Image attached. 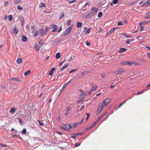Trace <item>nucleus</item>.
<instances>
[{
	"instance_id": "54",
	"label": "nucleus",
	"mask_w": 150,
	"mask_h": 150,
	"mask_svg": "<svg viewBox=\"0 0 150 150\" xmlns=\"http://www.w3.org/2000/svg\"><path fill=\"white\" fill-rule=\"evenodd\" d=\"M71 21V20H69L67 21V25L69 26L70 25V23Z\"/></svg>"
},
{
	"instance_id": "21",
	"label": "nucleus",
	"mask_w": 150,
	"mask_h": 150,
	"mask_svg": "<svg viewBox=\"0 0 150 150\" xmlns=\"http://www.w3.org/2000/svg\"><path fill=\"white\" fill-rule=\"evenodd\" d=\"M31 73V71L30 70H28L27 71L25 72L24 73V75L25 76H27L29 74Z\"/></svg>"
},
{
	"instance_id": "22",
	"label": "nucleus",
	"mask_w": 150,
	"mask_h": 150,
	"mask_svg": "<svg viewBox=\"0 0 150 150\" xmlns=\"http://www.w3.org/2000/svg\"><path fill=\"white\" fill-rule=\"evenodd\" d=\"M120 51H119L120 52H123L126 51L127 50L125 48H122L120 49Z\"/></svg>"
},
{
	"instance_id": "35",
	"label": "nucleus",
	"mask_w": 150,
	"mask_h": 150,
	"mask_svg": "<svg viewBox=\"0 0 150 150\" xmlns=\"http://www.w3.org/2000/svg\"><path fill=\"white\" fill-rule=\"evenodd\" d=\"M97 88V86H93L91 89V90L92 91H94L96 90Z\"/></svg>"
},
{
	"instance_id": "18",
	"label": "nucleus",
	"mask_w": 150,
	"mask_h": 150,
	"mask_svg": "<svg viewBox=\"0 0 150 150\" xmlns=\"http://www.w3.org/2000/svg\"><path fill=\"white\" fill-rule=\"evenodd\" d=\"M82 26V23H81L78 22L77 23V27L78 28L81 27Z\"/></svg>"
},
{
	"instance_id": "62",
	"label": "nucleus",
	"mask_w": 150,
	"mask_h": 150,
	"mask_svg": "<svg viewBox=\"0 0 150 150\" xmlns=\"http://www.w3.org/2000/svg\"><path fill=\"white\" fill-rule=\"evenodd\" d=\"M70 107H68L67 108V109H66V111L67 112H68L69 111V110H70Z\"/></svg>"
},
{
	"instance_id": "37",
	"label": "nucleus",
	"mask_w": 150,
	"mask_h": 150,
	"mask_svg": "<svg viewBox=\"0 0 150 150\" xmlns=\"http://www.w3.org/2000/svg\"><path fill=\"white\" fill-rule=\"evenodd\" d=\"M38 122L39 124V125L41 126H43L44 124L43 123L41 122H40V120H38Z\"/></svg>"
},
{
	"instance_id": "32",
	"label": "nucleus",
	"mask_w": 150,
	"mask_h": 150,
	"mask_svg": "<svg viewBox=\"0 0 150 150\" xmlns=\"http://www.w3.org/2000/svg\"><path fill=\"white\" fill-rule=\"evenodd\" d=\"M149 22L148 21L145 22H141L139 23V25H145L146 24H147Z\"/></svg>"
},
{
	"instance_id": "9",
	"label": "nucleus",
	"mask_w": 150,
	"mask_h": 150,
	"mask_svg": "<svg viewBox=\"0 0 150 150\" xmlns=\"http://www.w3.org/2000/svg\"><path fill=\"white\" fill-rule=\"evenodd\" d=\"M64 127H65L67 131L69 129L72 128V126L71 125L68 124H66L64 125Z\"/></svg>"
},
{
	"instance_id": "46",
	"label": "nucleus",
	"mask_w": 150,
	"mask_h": 150,
	"mask_svg": "<svg viewBox=\"0 0 150 150\" xmlns=\"http://www.w3.org/2000/svg\"><path fill=\"white\" fill-rule=\"evenodd\" d=\"M17 8L18 10H22L23 9V8L21 7L20 6H18L17 7Z\"/></svg>"
},
{
	"instance_id": "50",
	"label": "nucleus",
	"mask_w": 150,
	"mask_h": 150,
	"mask_svg": "<svg viewBox=\"0 0 150 150\" xmlns=\"http://www.w3.org/2000/svg\"><path fill=\"white\" fill-rule=\"evenodd\" d=\"M38 43L40 44L41 46L43 45L44 44V43H42V40H41L38 42Z\"/></svg>"
},
{
	"instance_id": "31",
	"label": "nucleus",
	"mask_w": 150,
	"mask_h": 150,
	"mask_svg": "<svg viewBox=\"0 0 150 150\" xmlns=\"http://www.w3.org/2000/svg\"><path fill=\"white\" fill-rule=\"evenodd\" d=\"M107 112H106L103 113L100 116V117L102 118H103L107 113Z\"/></svg>"
},
{
	"instance_id": "49",
	"label": "nucleus",
	"mask_w": 150,
	"mask_h": 150,
	"mask_svg": "<svg viewBox=\"0 0 150 150\" xmlns=\"http://www.w3.org/2000/svg\"><path fill=\"white\" fill-rule=\"evenodd\" d=\"M72 28V26H71L67 29V30L68 31H69V32H70V31H71V30Z\"/></svg>"
},
{
	"instance_id": "28",
	"label": "nucleus",
	"mask_w": 150,
	"mask_h": 150,
	"mask_svg": "<svg viewBox=\"0 0 150 150\" xmlns=\"http://www.w3.org/2000/svg\"><path fill=\"white\" fill-rule=\"evenodd\" d=\"M8 20L10 21H11L13 19V17H12V15H9L8 16Z\"/></svg>"
},
{
	"instance_id": "33",
	"label": "nucleus",
	"mask_w": 150,
	"mask_h": 150,
	"mask_svg": "<svg viewBox=\"0 0 150 150\" xmlns=\"http://www.w3.org/2000/svg\"><path fill=\"white\" fill-rule=\"evenodd\" d=\"M23 134H25L26 133V129H24L22 132Z\"/></svg>"
},
{
	"instance_id": "57",
	"label": "nucleus",
	"mask_w": 150,
	"mask_h": 150,
	"mask_svg": "<svg viewBox=\"0 0 150 150\" xmlns=\"http://www.w3.org/2000/svg\"><path fill=\"white\" fill-rule=\"evenodd\" d=\"M8 4V2H4V5L6 6H7Z\"/></svg>"
},
{
	"instance_id": "23",
	"label": "nucleus",
	"mask_w": 150,
	"mask_h": 150,
	"mask_svg": "<svg viewBox=\"0 0 150 150\" xmlns=\"http://www.w3.org/2000/svg\"><path fill=\"white\" fill-rule=\"evenodd\" d=\"M11 81H17L18 82H20V80H19L18 79L13 78L11 79Z\"/></svg>"
},
{
	"instance_id": "3",
	"label": "nucleus",
	"mask_w": 150,
	"mask_h": 150,
	"mask_svg": "<svg viewBox=\"0 0 150 150\" xmlns=\"http://www.w3.org/2000/svg\"><path fill=\"white\" fill-rule=\"evenodd\" d=\"M111 100V98H107L104 100L103 101V103L104 105L105 106H107L110 103Z\"/></svg>"
},
{
	"instance_id": "34",
	"label": "nucleus",
	"mask_w": 150,
	"mask_h": 150,
	"mask_svg": "<svg viewBox=\"0 0 150 150\" xmlns=\"http://www.w3.org/2000/svg\"><path fill=\"white\" fill-rule=\"evenodd\" d=\"M35 48L36 51H38L39 50L40 47L38 46L37 45L35 46Z\"/></svg>"
},
{
	"instance_id": "41",
	"label": "nucleus",
	"mask_w": 150,
	"mask_h": 150,
	"mask_svg": "<svg viewBox=\"0 0 150 150\" xmlns=\"http://www.w3.org/2000/svg\"><path fill=\"white\" fill-rule=\"evenodd\" d=\"M21 1V0H18L17 1H15L14 2V4H16L20 2Z\"/></svg>"
},
{
	"instance_id": "19",
	"label": "nucleus",
	"mask_w": 150,
	"mask_h": 150,
	"mask_svg": "<svg viewBox=\"0 0 150 150\" xmlns=\"http://www.w3.org/2000/svg\"><path fill=\"white\" fill-rule=\"evenodd\" d=\"M55 57L57 59L60 58L61 57L60 53L59 52L57 53L56 54Z\"/></svg>"
},
{
	"instance_id": "25",
	"label": "nucleus",
	"mask_w": 150,
	"mask_h": 150,
	"mask_svg": "<svg viewBox=\"0 0 150 150\" xmlns=\"http://www.w3.org/2000/svg\"><path fill=\"white\" fill-rule=\"evenodd\" d=\"M84 101V99H82L81 98H80V99L77 101V103L79 104V103H81Z\"/></svg>"
},
{
	"instance_id": "11",
	"label": "nucleus",
	"mask_w": 150,
	"mask_h": 150,
	"mask_svg": "<svg viewBox=\"0 0 150 150\" xmlns=\"http://www.w3.org/2000/svg\"><path fill=\"white\" fill-rule=\"evenodd\" d=\"M56 69L55 68L53 67L51 69L49 72L48 74L50 76H52L53 74V72Z\"/></svg>"
},
{
	"instance_id": "10",
	"label": "nucleus",
	"mask_w": 150,
	"mask_h": 150,
	"mask_svg": "<svg viewBox=\"0 0 150 150\" xmlns=\"http://www.w3.org/2000/svg\"><path fill=\"white\" fill-rule=\"evenodd\" d=\"M23 62V59L20 58H18L16 60V62L17 64H20Z\"/></svg>"
},
{
	"instance_id": "42",
	"label": "nucleus",
	"mask_w": 150,
	"mask_h": 150,
	"mask_svg": "<svg viewBox=\"0 0 150 150\" xmlns=\"http://www.w3.org/2000/svg\"><path fill=\"white\" fill-rule=\"evenodd\" d=\"M119 69H118L116 71H114V73L115 74H116V75H117L118 74H120V73H118V71H119Z\"/></svg>"
},
{
	"instance_id": "63",
	"label": "nucleus",
	"mask_w": 150,
	"mask_h": 150,
	"mask_svg": "<svg viewBox=\"0 0 150 150\" xmlns=\"http://www.w3.org/2000/svg\"><path fill=\"white\" fill-rule=\"evenodd\" d=\"M61 120V118L60 116H59L58 117L57 121L58 122H60Z\"/></svg>"
},
{
	"instance_id": "53",
	"label": "nucleus",
	"mask_w": 150,
	"mask_h": 150,
	"mask_svg": "<svg viewBox=\"0 0 150 150\" xmlns=\"http://www.w3.org/2000/svg\"><path fill=\"white\" fill-rule=\"evenodd\" d=\"M117 24L118 25H122L123 24L122 22H119Z\"/></svg>"
},
{
	"instance_id": "61",
	"label": "nucleus",
	"mask_w": 150,
	"mask_h": 150,
	"mask_svg": "<svg viewBox=\"0 0 150 150\" xmlns=\"http://www.w3.org/2000/svg\"><path fill=\"white\" fill-rule=\"evenodd\" d=\"M86 45H87L88 46H89L90 45V42H86Z\"/></svg>"
},
{
	"instance_id": "64",
	"label": "nucleus",
	"mask_w": 150,
	"mask_h": 150,
	"mask_svg": "<svg viewBox=\"0 0 150 150\" xmlns=\"http://www.w3.org/2000/svg\"><path fill=\"white\" fill-rule=\"evenodd\" d=\"M26 29L27 30H28L29 29V25H27L26 26Z\"/></svg>"
},
{
	"instance_id": "5",
	"label": "nucleus",
	"mask_w": 150,
	"mask_h": 150,
	"mask_svg": "<svg viewBox=\"0 0 150 150\" xmlns=\"http://www.w3.org/2000/svg\"><path fill=\"white\" fill-rule=\"evenodd\" d=\"M87 94V92H85L81 94L80 96V98L82 99H84V100L85 99V97L86 96Z\"/></svg>"
},
{
	"instance_id": "17",
	"label": "nucleus",
	"mask_w": 150,
	"mask_h": 150,
	"mask_svg": "<svg viewBox=\"0 0 150 150\" xmlns=\"http://www.w3.org/2000/svg\"><path fill=\"white\" fill-rule=\"evenodd\" d=\"M145 18L146 19H148L150 18V12H148L145 16Z\"/></svg>"
},
{
	"instance_id": "30",
	"label": "nucleus",
	"mask_w": 150,
	"mask_h": 150,
	"mask_svg": "<svg viewBox=\"0 0 150 150\" xmlns=\"http://www.w3.org/2000/svg\"><path fill=\"white\" fill-rule=\"evenodd\" d=\"M103 13L102 12H99L98 14V17L100 18H101L102 16Z\"/></svg>"
},
{
	"instance_id": "26",
	"label": "nucleus",
	"mask_w": 150,
	"mask_h": 150,
	"mask_svg": "<svg viewBox=\"0 0 150 150\" xmlns=\"http://www.w3.org/2000/svg\"><path fill=\"white\" fill-rule=\"evenodd\" d=\"M146 90H144L141 92H137V93L135 94V95H138L139 94H141L143 93L144 92L146 91Z\"/></svg>"
},
{
	"instance_id": "4",
	"label": "nucleus",
	"mask_w": 150,
	"mask_h": 150,
	"mask_svg": "<svg viewBox=\"0 0 150 150\" xmlns=\"http://www.w3.org/2000/svg\"><path fill=\"white\" fill-rule=\"evenodd\" d=\"M72 79H73V78L71 79L69 81H68L67 83H65L64 85L62 87V89L61 90V91H63L64 89V88L67 86L68 84H69L72 81ZM61 92L62 91H61L60 92V93L59 94V95H60L61 93Z\"/></svg>"
},
{
	"instance_id": "14",
	"label": "nucleus",
	"mask_w": 150,
	"mask_h": 150,
	"mask_svg": "<svg viewBox=\"0 0 150 150\" xmlns=\"http://www.w3.org/2000/svg\"><path fill=\"white\" fill-rule=\"evenodd\" d=\"M69 66V64H65V65L61 69L60 71H62L63 70H64L65 68H67Z\"/></svg>"
},
{
	"instance_id": "8",
	"label": "nucleus",
	"mask_w": 150,
	"mask_h": 150,
	"mask_svg": "<svg viewBox=\"0 0 150 150\" xmlns=\"http://www.w3.org/2000/svg\"><path fill=\"white\" fill-rule=\"evenodd\" d=\"M13 32L15 34H17L19 32L18 29H16V27L15 26L12 30Z\"/></svg>"
},
{
	"instance_id": "56",
	"label": "nucleus",
	"mask_w": 150,
	"mask_h": 150,
	"mask_svg": "<svg viewBox=\"0 0 150 150\" xmlns=\"http://www.w3.org/2000/svg\"><path fill=\"white\" fill-rule=\"evenodd\" d=\"M65 60H64L63 61L60 62L59 65V66H61L62 64L65 62Z\"/></svg>"
},
{
	"instance_id": "29",
	"label": "nucleus",
	"mask_w": 150,
	"mask_h": 150,
	"mask_svg": "<svg viewBox=\"0 0 150 150\" xmlns=\"http://www.w3.org/2000/svg\"><path fill=\"white\" fill-rule=\"evenodd\" d=\"M46 5L43 3H41L40 5V7H45Z\"/></svg>"
},
{
	"instance_id": "15",
	"label": "nucleus",
	"mask_w": 150,
	"mask_h": 150,
	"mask_svg": "<svg viewBox=\"0 0 150 150\" xmlns=\"http://www.w3.org/2000/svg\"><path fill=\"white\" fill-rule=\"evenodd\" d=\"M50 26L52 27H49V28L50 29H52V28H54V29H55L58 28V26L54 24H52L51 25H50Z\"/></svg>"
},
{
	"instance_id": "2",
	"label": "nucleus",
	"mask_w": 150,
	"mask_h": 150,
	"mask_svg": "<svg viewBox=\"0 0 150 150\" xmlns=\"http://www.w3.org/2000/svg\"><path fill=\"white\" fill-rule=\"evenodd\" d=\"M103 103H100V104L99 107L96 111V114L97 115L99 114L103 109Z\"/></svg>"
},
{
	"instance_id": "45",
	"label": "nucleus",
	"mask_w": 150,
	"mask_h": 150,
	"mask_svg": "<svg viewBox=\"0 0 150 150\" xmlns=\"http://www.w3.org/2000/svg\"><path fill=\"white\" fill-rule=\"evenodd\" d=\"M64 13L63 12H62V13L61 14V16L59 17V19H61L64 16Z\"/></svg>"
},
{
	"instance_id": "55",
	"label": "nucleus",
	"mask_w": 150,
	"mask_h": 150,
	"mask_svg": "<svg viewBox=\"0 0 150 150\" xmlns=\"http://www.w3.org/2000/svg\"><path fill=\"white\" fill-rule=\"evenodd\" d=\"M57 28H55V29H53L52 30V31L53 33H54L57 31Z\"/></svg>"
},
{
	"instance_id": "59",
	"label": "nucleus",
	"mask_w": 150,
	"mask_h": 150,
	"mask_svg": "<svg viewBox=\"0 0 150 150\" xmlns=\"http://www.w3.org/2000/svg\"><path fill=\"white\" fill-rule=\"evenodd\" d=\"M49 28L48 27H46L45 28V32H47L49 31Z\"/></svg>"
},
{
	"instance_id": "38",
	"label": "nucleus",
	"mask_w": 150,
	"mask_h": 150,
	"mask_svg": "<svg viewBox=\"0 0 150 150\" xmlns=\"http://www.w3.org/2000/svg\"><path fill=\"white\" fill-rule=\"evenodd\" d=\"M60 42V40H57L54 41V42L56 44H58Z\"/></svg>"
},
{
	"instance_id": "13",
	"label": "nucleus",
	"mask_w": 150,
	"mask_h": 150,
	"mask_svg": "<svg viewBox=\"0 0 150 150\" xmlns=\"http://www.w3.org/2000/svg\"><path fill=\"white\" fill-rule=\"evenodd\" d=\"M22 40L24 42L27 41V37L25 35L23 36L22 38Z\"/></svg>"
},
{
	"instance_id": "58",
	"label": "nucleus",
	"mask_w": 150,
	"mask_h": 150,
	"mask_svg": "<svg viewBox=\"0 0 150 150\" xmlns=\"http://www.w3.org/2000/svg\"><path fill=\"white\" fill-rule=\"evenodd\" d=\"M18 120L20 123H21V124H22L23 122L22 120L20 119H19Z\"/></svg>"
},
{
	"instance_id": "7",
	"label": "nucleus",
	"mask_w": 150,
	"mask_h": 150,
	"mask_svg": "<svg viewBox=\"0 0 150 150\" xmlns=\"http://www.w3.org/2000/svg\"><path fill=\"white\" fill-rule=\"evenodd\" d=\"M40 34L42 36L44 35L46 33L45 32V31L43 29H42L40 30Z\"/></svg>"
},
{
	"instance_id": "60",
	"label": "nucleus",
	"mask_w": 150,
	"mask_h": 150,
	"mask_svg": "<svg viewBox=\"0 0 150 150\" xmlns=\"http://www.w3.org/2000/svg\"><path fill=\"white\" fill-rule=\"evenodd\" d=\"M60 127L61 129H64L66 131H67V129H66V128H65V127H64L60 126Z\"/></svg>"
},
{
	"instance_id": "52",
	"label": "nucleus",
	"mask_w": 150,
	"mask_h": 150,
	"mask_svg": "<svg viewBox=\"0 0 150 150\" xmlns=\"http://www.w3.org/2000/svg\"><path fill=\"white\" fill-rule=\"evenodd\" d=\"M86 115L87 116V117L86 118V120H88V118L89 117H90V115L88 113H86Z\"/></svg>"
},
{
	"instance_id": "39",
	"label": "nucleus",
	"mask_w": 150,
	"mask_h": 150,
	"mask_svg": "<svg viewBox=\"0 0 150 150\" xmlns=\"http://www.w3.org/2000/svg\"><path fill=\"white\" fill-rule=\"evenodd\" d=\"M112 1L114 4H116L118 2V0H113Z\"/></svg>"
},
{
	"instance_id": "24",
	"label": "nucleus",
	"mask_w": 150,
	"mask_h": 150,
	"mask_svg": "<svg viewBox=\"0 0 150 150\" xmlns=\"http://www.w3.org/2000/svg\"><path fill=\"white\" fill-rule=\"evenodd\" d=\"M120 64L122 65L125 66L127 65V61H123L120 63Z\"/></svg>"
},
{
	"instance_id": "12",
	"label": "nucleus",
	"mask_w": 150,
	"mask_h": 150,
	"mask_svg": "<svg viewBox=\"0 0 150 150\" xmlns=\"http://www.w3.org/2000/svg\"><path fill=\"white\" fill-rule=\"evenodd\" d=\"M117 29L116 28H113L112 29H111L109 32L108 33V34L109 35L111 34L112 33H113L114 32L115 30Z\"/></svg>"
},
{
	"instance_id": "16",
	"label": "nucleus",
	"mask_w": 150,
	"mask_h": 150,
	"mask_svg": "<svg viewBox=\"0 0 150 150\" xmlns=\"http://www.w3.org/2000/svg\"><path fill=\"white\" fill-rule=\"evenodd\" d=\"M150 4V2L149 1H147L144 4H143L141 6L142 7H143L145 6H147L148 5H149Z\"/></svg>"
},
{
	"instance_id": "36",
	"label": "nucleus",
	"mask_w": 150,
	"mask_h": 150,
	"mask_svg": "<svg viewBox=\"0 0 150 150\" xmlns=\"http://www.w3.org/2000/svg\"><path fill=\"white\" fill-rule=\"evenodd\" d=\"M90 5V3L89 2H87L84 5V6H88V7Z\"/></svg>"
},
{
	"instance_id": "6",
	"label": "nucleus",
	"mask_w": 150,
	"mask_h": 150,
	"mask_svg": "<svg viewBox=\"0 0 150 150\" xmlns=\"http://www.w3.org/2000/svg\"><path fill=\"white\" fill-rule=\"evenodd\" d=\"M134 64L136 65H138L139 64V63L133 62H127V64H128L129 66H131L132 64Z\"/></svg>"
},
{
	"instance_id": "20",
	"label": "nucleus",
	"mask_w": 150,
	"mask_h": 150,
	"mask_svg": "<svg viewBox=\"0 0 150 150\" xmlns=\"http://www.w3.org/2000/svg\"><path fill=\"white\" fill-rule=\"evenodd\" d=\"M16 109L14 108H12L10 110V112L11 113H14L15 112Z\"/></svg>"
},
{
	"instance_id": "51",
	"label": "nucleus",
	"mask_w": 150,
	"mask_h": 150,
	"mask_svg": "<svg viewBox=\"0 0 150 150\" xmlns=\"http://www.w3.org/2000/svg\"><path fill=\"white\" fill-rule=\"evenodd\" d=\"M140 30L141 31H142L144 29L143 27L141 25H140Z\"/></svg>"
},
{
	"instance_id": "48",
	"label": "nucleus",
	"mask_w": 150,
	"mask_h": 150,
	"mask_svg": "<svg viewBox=\"0 0 150 150\" xmlns=\"http://www.w3.org/2000/svg\"><path fill=\"white\" fill-rule=\"evenodd\" d=\"M72 28V26H71L67 29V30L68 31H69V32H70V31H71V30Z\"/></svg>"
},
{
	"instance_id": "40",
	"label": "nucleus",
	"mask_w": 150,
	"mask_h": 150,
	"mask_svg": "<svg viewBox=\"0 0 150 150\" xmlns=\"http://www.w3.org/2000/svg\"><path fill=\"white\" fill-rule=\"evenodd\" d=\"M90 28H89L88 29L87 31H86V33L87 34H89L90 32Z\"/></svg>"
},
{
	"instance_id": "27",
	"label": "nucleus",
	"mask_w": 150,
	"mask_h": 150,
	"mask_svg": "<svg viewBox=\"0 0 150 150\" xmlns=\"http://www.w3.org/2000/svg\"><path fill=\"white\" fill-rule=\"evenodd\" d=\"M119 71H118V73H120L121 72L124 71V69L122 68H119Z\"/></svg>"
},
{
	"instance_id": "44",
	"label": "nucleus",
	"mask_w": 150,
	"mask_h": 150,
	"mask_svg": "<svg viewBox=\"0 0 150 150\" xmlns=\"http://www.w3.org/2000/svg\"><path fill=\"white\" fill-rule=\"evenodd\" d=\"M68 34V33H66V32L65 31L62 34V36H65Z\"/></svg>"
},
{
	"instance_id": "47",
	"label": "nucleus",
	"mask_w": 150,
	"mask_h": 150,
	"mask_svg": "<svg viewBox=\"0 0 150 150\" xmlns=\"http://www.w3.org/2000/svg\"><path fill=\"white\" fill-rule=\"evenodd\" d=\"M88 71H84L81 73V74H88Z\"/></svg>"
},
{
	"instance_id": "43",
	"label": "nucleus",
	"mask_w": 150,
	"mask_h": 150,
	"mask_svg": "<svg viewBox=\"0 0 150 150\" xmlns=\"http://www.w3.org/2000/svg\"><path fill=\"white\" fill-rule=\"evenodd\" d=\"M38 35V32L37 31H36L34 33V35H33V36L35 37L37 36Z\"/></svg>"
},
{
	"instance_id": "1",
	"label": "nucleus",
	"mask_w": 150,
	"mask_h": 150,
	"mask_svg": "<svg viewBox=\"0 0 150 150\" xmlns=\"http://www.w3.org/2000/svg\"><path fill=\"white\" fill-rule=\"evenodd\" d=\"M98 10V9L94 7L92 9V11L90 13H88V14L85 15L83 17L86 18H88L92 16L93 14L96 12Z\"/></svg>"
}]
</instances>
